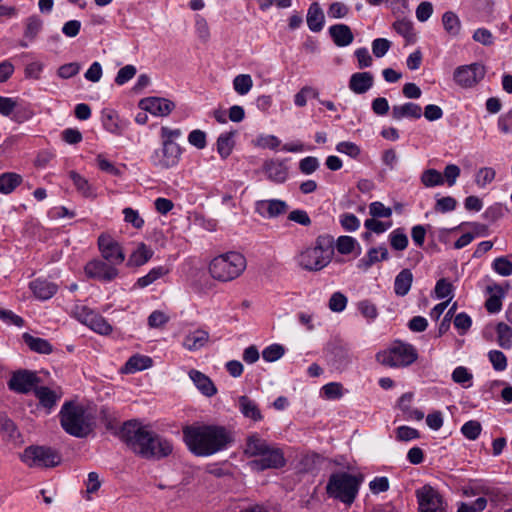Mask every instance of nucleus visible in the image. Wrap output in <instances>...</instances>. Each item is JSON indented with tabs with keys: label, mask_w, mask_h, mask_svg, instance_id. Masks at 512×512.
Masks as SVG:
<instances>
[{
	"label": "nucleus",
	"mask_w": 512,
	"mask_h": 512,
	"mask_svg": "<svg viewBox=\"0 0 512 512\" xmlns=\"http://www.w3.org/2000/svg\"><path fill=\"white\" fill-rule=\"evenodd\" d=\"M391 225V222H382L377 220L376 218L366 219L364 222V226L368 230V232L364 233L363 237L365 239H368L371 235V232H374L376 234L384 233L391 227Z\"/></svg>",
	"instance_id": "obj_44"
},
{
	"label": "nucleus",
	"mask_w": 512,
	"mask_h": 512,
	"mask_svg": "<svg viewBox=\"0 0 512 512\" xmlns=\"http://www.w3.org/2000/svg\"><path fill=\"white\" fill-rule=\"evenodd\" d=\"M374 78L370 72H357L351 75L349 89L356 94H364L373 86Z\"/></svg>",
	"instance_id": "obj_23"
},
{
	"label": "nucleus",
	"mask_w": 512,
	"mask_h": 512,
	"mask_svg": "<svg viewBox=\"0 0 512 512\" xmlns=\"http://www.w3.org/2000/svg\"><path fill=\"white\" fill-rule=\"evenodd\" d=\"M116 411L108 406H102L98 415V423L100 422L105 429L113 435H119L120 421Z\"/></svg>",
	"instance_id": "obj_21"
},
{
	"label": "nucleus",
	"mask_w": 512,
	"mask_h": 512,
	"mask_svg": "<svg viewBox=\"0 0 512 512\" xmlns=\"http://www.w3.org/2000/svg\"><path fill=\"white\" fill-rule=\"evenodd\" d=\"M0 432L9 440L15 439L17 434V428L14 422L2 412H0Z\"/></svg>",
	"instance_id": "obj_52"
},
{
	"label": "nucleus",
	"mask_w": 512,
	"mask_h": 512,
	"mask_svg": "<svg viewBox=\"0 0 512 512\" xmlns=\"http://www.w3.org/2000/svg\"><path fill=\"white\" fill-rule=\"evenodd\" d=\"M488 358L494 370L504 371L507 368V358L503 352L491 350L488 353Z\"/></svg>",
	"instance_id": "obj_58"
},
{
	"label": "nucleus",
	"mask_w": 512,
	"mask_h": 512,
	"mask_svg": "<svg viewBox=\"0 0 512 512\" xmlns=\"http://www.w3.org/2000/svg\"><path fill=\"white\" fill-rule=\"evenodd\" d=\"M60 421L63 429L75 437H85L92 430L85 409L72 402H66L62 406Z\"/></svg>",
	"instance_id": "obj_9"
},
{
	"label": "nucleus",
	"mask_w": 512,
	"mask_h": 512,
	"mask_svg": "<svg viewBox=\"0 0 512 512\" xmlns=\"http://www.w3.org/2000/svg\"><path fill=\"white\" fill-rule=\"evenodd\" d=\"M393 29L401 35L407 44H412L416 41V33L412 21L408 19H399L393 23Z\"/></svg>",
	"instance_id": "obj_39"
},
{
	"label": "nucleus",
	"mask_w": 512,
	"mask_h": 512,
	"mask_svg": "<svg viewBox=\"0 0 512 512\" xmlns=\"http://www.w3.org/2000/svg\"><path fill=\"white\" fill-rule=\"evenodd\" d=\"M334 239L330 235H320L313 247L306 248L297 257L299 266L307 271H320L332 260Z\"/></svg>",
	"instance_id": "obj_4"
},
{
	"label": "nucleus",
	"mask_w": 512,
	"mask_h": 512,
	"mask_svg": "<svg viewBox=\"0 0 512 512\" xmlns=\"http://www.w3.org/2000/svg\"><path fill=\"white\" fill-rule=\"evenodd\" d=\"M75 318L82 324L96 331V313L93 308L85 304H77L73 310Z\"/></svg>",
	"instance_id": "obj_33"
},
{
	"label": "nucleus",
	"mask_w": 512,
	"mask_h": 512,
	"mask_svg": "<svg viewBox=\"0 0 512 512\" xmlns=\"http://www.w3.org/2000/svg\"><path fill=\"white\" fill-rule=\"evenodd\" d=\"M342 228L348 232L356 231L360 227V220L352 213H343L339 216Z\"/></svg>",
	"instance_id": "obj_63"
},
{
	"label": "nucleus",
	"mask_w": 512,
	"mask_h": 512,
	"mask_svg": "<svg viewBox=\"0 0 512 512\" xmlns=\"http://www.w3.org/2000/svg\"><path fill=\"white\" fill-rule=\"evenodd\" d=\"M482 427L480 422L476 420H470L466 422L462 428V434L469 440H475L479 437Z\"/></svg>",
	"instance_id": "obj_59"
},
{
	"label": "nucleus",
	"mask_w": 512,
	"mask_h": 512,
	"mask_svg": "<svg viewBox=\"0 0 512 512\" xmlns=\"http://www.w3.org/2000/svg\"><path fill=\"white\" fill-rule=\"evenodd\" d=\"M485 66L481 63H472L457 67L453 73V79L462 88H472L485 76Z\"/></svg>",
	"instance_id": "obj_11"
},
{
	"label": "nucleus",
	"mask_w": 512,
	"mask_h": 512,
	"mask_svg": "<svg viewBox=\"0 0 512 512\" xmlns=\"http://www.w3.org/2000/svg\"><path fill=\"white\" fill-rule=\"evenodd\" d=\"M388 255V249L384 245L370 248L367 254L359 260L358 266L366 270L375 263L387 260Z\"/></svg>",
	"instance_id": "obj_31"
},
{
	"label": "nucleus",
	"mask_w": 512,
	"mask_h": 512,
	"mask_svg": "<svg viewBox=\"0 0 512 512\" xmlns=\"http://www.w3.org/2000/svg\"><path fill=\"white\" fill-rule=\"evenodd\" d=\"M356 245V239L346 235L338 237L335 243L337 251L343 255L350 254L354 250Z\"/></svg>",
	"instance_id": "obj_54"
},
{
	"label": "nucleus",
	"mask_w": 512,
	"mask_h": 512,
	"mask_svg": "<svg viewBox=\"0 0 512 512\" xmlns=\"http://www.w3.org/2000/svg\"><path fill=\"white\" fill-rule=\"evenodd\" d=\"M43 29V20L37 16L32 15L29 16L25 20V27L23 32V39L19 41V46L22 48H27L29 43H32L37 38L38 34Z\"/></svg>",
	"instance_id": "obj_19"
},
{
	"label": "nucleus",
	"mask_w": 512,
	"mask_h": 512,
	"mask_svg": "<svg viewBox=\"0 0 512 512\" xmlns=\"http://www.w3.org/2000/svg\"><path fill=\"white\" fill-rule=\"evenodd\" d=\"M208 341L209 333L203 329H196L185 336L182 345L189 351H196L204 347Z\"/></svg>",
	"instance_id": "obj_25"
},
{
	"label": "nucleus",
	"mask_w": 512,
	"mask_h": 512,
	"mask_svg": "<svg viewBox=\"0 0 512 512\" xmlns=\"http://www.w3.org/2000/svg\"><path fill=\"white\" fill-rule=\"evenodd\" d=\"M493 270L501 276H510L512 274V262L505 256L494 259L492 263Z\"/></svg>",
	"instance_id": "obj_55"
},
{
	"label": "nucleus",
	"mask_w": 512,
	"mask_h": 512,
	"mask_svg": "<svg viewBox=\"0 0 512 512\" xmlns=\"http://www.w3.org/2000/svg\"><path fill=\"white\" fill-rule=\"evenodd\" d=\"M22 176L14 172H5L0 175V193L10 194L22 183Z\"/></svg>",
	"instance_id": "obj_40"
},
{
	"label": "nucleus",
	"mask_w": 512,
	"mask_h": 512,
	"mask_svg": "<svg viewBox=\"0 0 512 512\" xmlns=\"http://www.w3.org/2000/svg\"><path fill=\"white\" fill-rule=\"evenodd\" d=\"M168 273L169 269L165 266L154 267L146 275L138 278L135 286L138 288H145Z\"/></svg>",
	"instance_id": "obj_41"
},
{
	"label": "nucleus",
	"mask_w": 512,
	"mask_h": 512,
	"mask_svg": "<svg viewBox=\"0 0 512 512\" xmlns=\"http://www.w3.org/2000/svg\"><path fill=\"white\" fill-rule=\"evenodd\" d=\"M497 127L505 135L512 133V109L499 116Z\"/></svg>",
	"instance_id": "obj_64"
},
{
	"label": "nucleus",
	"mask_w": 512,
	"mask_h": 512,
	"mask_svg": "<svg viewBox=\"0 0 512 512\" xmlns=\"http://www.w3.org/2000/svg\"><path fill=\"white\" fill-rule=\"evenodd\" d=\"M238 408L244 417L249 418L255 422L263 419L262 413L257 403L246 395L238 398Z\"/></svg>",
	"instance_id": "obj_30"
},
{
	"label": "nucleus",
	"mask_w": 512,
	"mask_h": 512,
	"mask_svg": "<svg viewBox=\"0 0 512 512\" xmlns=\"http://www.w3.org/2000/svg\"><path fill=\"white\" fill-rule=\"evenodd\" d=\"M98 250L101 260H98V280L111 282L119 274V267L125 261V253L118 240L108 233L98 236Z\"/></svg>",
	"instance_id": "obj_3"
},
{
	"label": "nucleus",
	"mask_w": 512,
	"mask_h": 512,
	"mask_svg": "<svg viewBox=\"0 0 512 512\" xmlns=\"http://www.w3.org/2000/svg\"><path fill=\"white\" fill-rule=\"evenodd\" d=\"M21 460L29 467H55L61 458L49 447L29 446L23 451Z\"/></svg>",
	"instance_id": "obj_10"
},
{
	"label": "nucleus",
	"mask_w": 512,
	"mask_h": 512,
	"mask_svg": "<svg viewBox=\"0 0 512 512\" xmlns=\"http://www.w3.org/2000/svg\"><path fill=\"white\" fill-rule=\"evenodd\" d=\"M329 362L337 369L342 370L346 368L351 362V352L346 344L334 343L331 345L328 352Z\"/></svg>",
	"instance_id": "obj_16"
},
{
	"label": "nucleus",
	"mask_w": 512,
	"mask_h": 512,
	"mask_svg": "<svg viewBox=\"0 0 512 512\" xmlns=\"http://www.w3.org/2000/svg\"><path fill=\"white\" fill-rule=\"evenodd\" d=\"M497 343L503 349L512 347V328L506 323L500 322L496 326Z\"/></svg>",
	"instance_id": "obj_43"
},
{
	"label": "nucleus",
	"mask_w": 512,
	"mask_h": 512,
	"mask_svg": "<svg viewBox=\"0 0 512 512\" xmlns=\"http://www.w3.org/2000/svg\"><path fill=\"white\" fill-rule=\"evenodd\" d=\"M152 438L153 440L149 442L148 448L153 450L152 452L155 455L141 456L142 458L160 460L168 457L173 452V445L168 439L160 436L156 432L152 434Z\"/></svg>",
	"instance_id": "obj_18"
},
{
	"label": "nucleus",
	"mask_w": 512,
	"mask_h": 512,
	"mask_svg": "<svg viewBox=\"0 0 512 512\" xmlns=\"http://www.w3.org/2000/svg\"><path fill=\"white\" fill-rule=\"evenodd\" d=\"M288 209L286 202L278 199L259 200L255 204L256 212L262 217L274 218L284 214Z\"/></svg>",
	"instance_id": "obj_17"
},
{
	"label": "nucleus",
	"mask_w": 512,
	"mask_h": 512,
	"mask_svg": "<svg viewBox=\"0 0 512 512\" xmlns=\"http://www.w3.org/2000/svg\"><path fill=\"white\" fill-rule=\"evenodd\" d=\"M152 256L153 251L146 244L140 243L129 256L126 264L128 267H140L146 264Z\"/></svg>",
	"instance_id": "obj_34"
},
{
	"label": "nucleus",
	"mask_w": 512,
	"mask_h": 512,
	"mask_svg": "<svg viewBox=\"0 0 512 512\" xmlns=\"http://www.w3.org/2000/svg\"><path fill=\"white\" fill-rule=\"evenodd\" d=\"M190 145L195 148L202 150L207 145V135L203 130L194 129L192 130L187 138Z\"/></svg>",
	"instance_id": "obj_57"
},
{
	"label": "nucleus",
	"mask_w": 512,
	"mask_h": 512,
	"mask_svg": "<svg viewBox=\"0 0 512 512\" xmlns=\"http://www.w3.org/2000/svg\"><path fill=\"white\" fill-rule=\"evenodd\" d=\"M268 179L276 183H283L288 176V168L282 161L270 160L264 164Z\"/></svg>",
	"instance_id": "obj_28"
},
{
	"label": "nucleus",
	"mask_w": 512,
	"mask_h": 512,
	"mask_svg": "<svg viewBox=\"0 0 512 512\" xmlns=\"http://www.w3.org/2000/svg\"><path fill=\"white\" fill-rule=\"evenodd\" d=\"M153 360L149 356L145 355H133L131 356L124 365L123 371L125 373H135L152 367Z\"/></svg>",
	"instance_id": "obj_37"
},
{
	"label": "nucleus",
	"mask_w": 512,
	"mask_h": 512,
	"mask_svg": "<svg viewBox=\"0 0 512 512\" xmlns=\"http://www.w3.org/2000/svg\"><path fill=\"white\" fill-rule=\"evenodd\" d=\"M24 343L30 348V350L40 354H50L52 352V345L48 340L34 337L29 333L22 335Z\"/></svg>",
	"instance_id": "obj_38"
},
{
	"label": "nucleus",
	"mask_w": 512,
	"mask_h": 512,
	"mask_svg": "<svg viewBox=\"0 0 512 512\" xmlns=\"http://www.w3.org/2000/svg\"><path fill=\"white\" fill-rule=\"evenodd\" d=\"M35 297L40 300H48L57 292V285L46 279H35L29 284Z\"/></svg>",
	"instance_id": "obj_24"
},
{
	"label": "nucleus",
	"mask_w": 512,
	"mask_h": 512,
	"mask_svg": "<svg viewBox=\"0 0 512 512\" xmlns=\"http://www.w3.org/2000/svg\"><path fill=\"white\" fill-rule=\"evenodd\" d=\"M189 377L203 395L212 397L217 393V389L211 379L202 372L193 369L189 372Z\"/></svg>",
	"instance_id": "obj_26"
},
{
	"label": "nucleus",
	"mask_w": 512,
	"mask_h": 512,
	"mask_svg": "<svg viewBox=\"0 0 512 512\" xmlns=\"http://www.w3.org/2000/svg\"><path fill=\"white\" fill-rule=\"evenodd\" d=\"M40 378L36 372L30 370H19L13 373L8 381V387L11 391L20 394H28L38 387Z\"/></svg>",
	"instance_id": "obj_14"
},
{
	"label": "nucleus",
	"mask_w": 512,
	"mask_h": 512,
	"mask_svg": "<svg viewBox=\"0 0 512 512\" xmlns=\"http://www.w3.org/2000/svg\"><path fill=\"white\" fill-rule=\"evenodd\" d=\"M389 241L391 247L397 251H403L408 246V237L401 228H397L389 234Z\"/></svg>",
	"instance_id": "obj_47"
},
{
	"label": "nucleus",
	"mask_w": 512,
	"mask_h": 512,
	"mask_svg": "<svg viewBox=\"0 0 512 512\" xmlns=\"http://www.w3.org/2000/svg\"><path fill=\"white\" fill-rule=\"evenodd\" d=\"M369 214L372 218H390L392 209L386 207L382 202L375 201L369 204Z\"/></svg>",
	"instance_id": "obj_60"
},
{
	"label": "nucleus",
	"mask_w": 512,
	"mask_h": 512,
	"mask_svg": "<svg viewBox=\"0 0 512 512\" xmlns=\"http://www.w3.org/2000/svg\"><path fill=\"white\" fill-rule=\"evenodd\" d=\"M362 479L347 472H338L330 476L327 494L346 505H351L359 491Z\"/></svg>",
	"instance_id": "obj_7"
},
{
	"label": "nucleus",
	"mask_w": 512,
	"mask_h": 512,
	"mask_svg": "<svg viewBox=\"0 0 512 512\" xmlns=\"http://www.w3.org/2000/svg\"><path fill=\"white\" fill-rule=\"evenodd\" d=\"M472 378L473 375L463 366L456 367L452 372V380L463 387H470Z\"/></svg>",
	"instance_id": "obj_53"
},
{
	"label": "nucleus",
	"mask_w": 512,
	"mask_h": 512,
	"mask_svg": "<svg viewBox=\"0 0 512 512\" xmlns=\"http://www.w3.org/2000/svg\"><path fill=\"white\" fill-rule=\"evenodd\" d=\"M413 283V273L410 269L401 270L395 277L394 292L397 296H406Z\"/></svg>",
	"instance_id": "obj_32"
},
{
	"label": "nucleus",
	"mask_w": 512,
	"mask_h": 512,
	"mask_svg": "<svg viewBox=\"0 0 512 512\" xmlns=\"http://www.w3.org/2000/svg\"><path fill=\"white\" fill-rule=\"evenodd\" d=\"M235 131L224 132L219 135L216 141V149L222 159H227L235 146Z\"/></svg>",
	"instance_id": "obj_35"
},
{
	"label": "nucleus",
	"mask_w": 512,
	"mask_h": 512,
	"mask_svg": "<svg viewBox=\"0 0 512 512\" xmlns=\"http://www.w3.org/2000/svg\"><path fill=\"white\" fill-rule=\"evenodd\" d=\"M139 107L152 115L163 117L174 110L175 104L166 98L147 97L140 100Z\"/></svg>",
	"instance_id": "obj_15"
},
{
	"label": "nucleus",
	"mask_w": 512,
	"mask_h": 512,
	"mask_svg": "<svg viewBox=\"0 0 512 512\" xmlns=\"http://www.w3.org/2000/svg\"><path fill=\"white\" fill-rule=\"evenodd\" d=\"M329 34L338 47H346L354 40L350 27L346 24H335L329 27Z\"/></svg>",
	"instance_id": "obj_22"
},
{
	"label": "nucleus",
	"mask_w": 512,
	"mask_h": 512,
	"mask_svg": "<svg viewBox=\"0 0 512 512\" xmlns=\"http://www.w3.org/2000/svg\"><path fill=\"white\" fill-rule=\"evenodd\" d=\"M434 292L438 299L449 298L448 300L450 301L453 293V285L445 278H442L437 281Z\"/></svg>",
	"instance_id": "obj_56"
},
{
	"label": "nucleus",
	"mask_w": 512,
	"mask_h": 512,
	"mask_svg": "<svg viewBox=\"0 0 512 512\" xmlns=\"http://www.w3.org/2000/svg\"><path fill=\"white\" fill-rule=\"evenodd\" d=\"M181 155L182 148L179 145L161 144V147L152 153L150 160L157 168L170 169L179 164Z\"/></svg>",
	"instance_id": "obj_12"
},
{
	"label": "nucleus",
	"mask_w": 512,
	"mask_h": 512,
	"mask_svg": "<svg viewBox=\"0 0 512 512\" xmlns=\"http://www.w3.org/2000/svg\"><path fill=\"white\" fill-rule=\"evenodd\" d=\"M101 121L103 128L115 135H121L127 126V122L120 119L118 113L112 109L102 111Z\"/></svg>",
	"instance_id": "obj_20"
},
{
	"label": "nucleus",
	"mask_w": 512,
	"mask_h": 512,
	"mask_svg": "<svg viewBox=\"0 0 512 512\" xmlns=\"http://www.w3.org/2000/svg\"><path fill=\"white\" fill-rule=\"evenodd\" d=\"M183 438L188 449L196 456L212 455L224 449L229 442L226 429L214 425L185 426Z\"/></svg>",
	"instance_id": "obj_1"
},
{
	"label": "nucleus",
	"mask_w": 512,
	"mask_h": 512,
	"mask_svg": "<svg viewBox=\"0 0 512 512\" xmlns=\"http://www.w3.org/2000/svg\"><path fill=\"white\" fill-rule=\"evenodd\" d=\"M122 168H124V166L117 165L116 163L105 158L103 155L98 154V169L102 172H105L111 176H119L122 173Z\"/></svg>",
	"instance_id": "obj_50"
},
{
	"label": "nucleus",
	"mask_w": 512,
	"mask_h": 512,
	"mask_svg": "<svg viewBox=\"0 0 512 512\" xmlns=\"http://www.w3.org/2000/svg\"><path fill=\"white\" fill-rule=\"evenodd\" d=\"M34 394L39 400V406L46 410L49 414L59 400V396L55 391L46 386H38L34 389Z\"/></svg>",
	"instance_id": "obj_29"
},
{
	"label": "nucleus",
	"mask_w": 512,
	"mask_h": 512,
	"mask_svg": "<svg viewBox=\"0 0 512 512\" xmlns=\"http://www.w3.org/2000/svg\"><path fill=\"white\" fill-rule=\"evenodd\" d=\"M253 87V80L249 74H239L233 80V88L239 95H246Z\"/></svg>",
	"instance_id": "obj_46"
},
{
	"label": "nucleus",
	"mask_w": 512,
	"mask_h": 512,
	"mask_svg": "<svg viewBox=\"0 0 512 512\" xmlns=\"http://www.w3.org/2000/svg\"><path fill=\"white\" fill-rule=\"evenodd\" d=\"M153 433V430L140 421L129 420L121 426L119 437L136 455L140 457L151 456L155 454L152 452L153 450L148 448V444L153 440Z\"/></svg>",
	"instance_id": "obj_5"
},
{
	"label": "nucleus",
	"mask_w": 512,
	"mask_h": 512,
	"mask_svg": "<svg viewBox=\"0 0 512 512\" xmlns=\"http://www.w3.org/2000/svg\"><path fill=\"white\" fill-rule=\"evenodd\" d=\"M496 177V171L492 167H482L475 175V183L478 187L484 188L492 183Z\"/></svg>",
	"instance_id": "obj_48"
},
{
	"label": "nucleus",
	"mask_w": 512,
	"mask_h": 512,
	"mask_svg": "<svg viewBox=\"0 0 512 512\" xmlns=\"http://www.w3.org/2000/svg\"><path fill=\"white\" fill-rule=\"evenodd\" d=\"M418 358L415 347L401 341L376 354V361L385 367L400 368L413 364Z\"/></svg>",
	"instance_id": "obj_8"
},
{
	"label": "nucleus",
	"mask_w": 512,
	"mask_h": 512,
	"mask_svg": "<svg viewBox=\"0 0 512 512\" xmlns=\"http://www.w3.org/2000/svg\"><path fill=\"white\" fill-rule=\"evenodd\" d=\"M442 23L445 31L451 36H457L460 33L461 22L454 12H445L442 16Z\"/></svg>",
	"instance_id": "obj_42"
},
{
	"label": "nucleus",
	"mask_w": 512,
	"mask_h": 512,
	"mask_svg": "<svg viewBox=\"0 0 512 512\" xmlns=\"http://www.w3.org/2000/svg\"><path fill=\"white\" fill-rule=\"evenodd\" d=\"M307 25L313 32H319L324 25V13L317 2L310 5L307 13Z\"/></svg>",
	"instance_id": "obj_36"
},
{
	"label": "nucleus",
	"mask_w": 512,
	"mask_h": 512,
	"mask_svg": "<svg viewBox=\"0 0 512 512\" xmlns=\"http://www.w3.org/2000/svg\"><path fill=\"white\" fill-rule=\"evenodd\" d=\"M309 97L318 99L319 92L311 86H304L295 94L294 103L298 107H304L307 104V99Z\"/></svg>",
	"instance_id": "obj_49"
},
{
	"label": "nucleus",
	"mask_w": 512,
	"mask_h": 512,
	"mask_svg": "<svg viewBox=\"0 0 512 512\" xmlns=\"http://www.w3.org/2000/svg\"><path fill=\"white\" fill-rule=\"evenodd\" d=\"M246 269V259L238 252H227L212 259L209 265L211 276L222 282L239 277Z\"/></svg>",
	"instance_id": "obj_6"
},
{
	"label": "nucleus",
	"mask_w": 512,
	"mask_h": 512,
	"mask_svg": "<svg viewBox=\"0 0 512 512\" xmlns=\"http://www.w3.org/2000/svg\"><path fill=\"white\" fill-rule=\"evenodd\" d=\"M418 512H444L443 499L439 492L430 485L416 490Z\"/></svg>",
	"instance_id": "obj_13"
},
{
	"label": "nucleus",
	"mask_w": 512,
	"mask_h": 512,
	"mask_svg": "<svg viewBox=\"0 0 512 512\" xmlns=\"http://www.w3.org/2000/svg\"><path fill=\"white\" fill-rule=\"evenodd\" d=\"M284 347L280 344H272L262 352V357L267 362H274L284 355Z\"/></svg>",
	"instance_id": "obj_62"
},
{
	"label": "nucleus",
	"mask_w": 512,
	"mask_h": 512,
	"mask_svg": "<svg viewBox=\"0 0 512 512\" xmlns=\"http://www.w3.org/2000/svg\"><path fill=\"white\" fill-rule=\"evenodd\" d=\"M421 116V106L413 102H407L402 105H394L392 107V117L395 120H401L403 118L419 119Z\"/></svg>",
	"instance_id": "obj_27"
},
{
	"label": "nucleus",
	"mask_w": 512,
	"mask_h": 512,
	"mask_svg": "<svg viewBox=\"0 0 512 512\" xmlns=\"http://www.w3.org/2000/svg\"><path fill=\"white\" fill-rule=\"evenodd\" d=\"M182 130L180 128H170L168 126H162L160 129L161 144L178 145L175 140L182 136Z\"/></svg>",
	"instance_id": "obj_51"
},
{
	"label": "nucleus",
	"mask_w": 512,
	"mask_h": 512,
	"mask_svg": "<svg viewBox=\"0 0 512 512\" xmlns=\"http://www.w3.org/2000/svg\"><path fill=\"white\" fill-rule=\"evenodd\" d=\"M124 221L131 224L135 229H141L144 226V219L137 210L127 207L123 210Z\"/></svg>",
	"instance_id": "obj_61"
},
{
	"label": "nucleus",
	"mask_w": 512,
	"mask_h": 512,
	"mask_svg": "<svg viewBox=\"0 0 512 512\" xmlns=\"http://www.w3.org/2000/svg\"><path fill=\"white\" fill-rule=\"evenodd\" d=\"M421 183L425 187L440 186L444 184V177L436 169H427L421 175Z\"/></svg>",
	"instance_id": "obj_45"
},
{
	"label": "nucleus",
	"mask_w": 512,
	"mask_h": 512,
	"mask_svg": "<svg viewBox=\"0 0 512 512\" xmlns=\"http://www.w3.org/2000/svg\"><path fill=\"white\" fill-rule=\"evenodd\" d=\"M244 453L254 458L250 461L253 470L280 469L285 466L283 450L276 444L269 443L257 433L247 437Z\"/></svg>",
	"instance_id": "obj_2"
}]
</instances>
